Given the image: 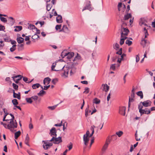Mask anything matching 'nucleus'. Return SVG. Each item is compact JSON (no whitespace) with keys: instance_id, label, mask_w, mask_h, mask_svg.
I'll use <instances>...</instances> for the list:
<instances>
[{"instance_id":"1","label":"nucleus","mask_w":155,"mask_h":155,"mask_svg":"<svg viewBox=\"0 0 155 155\" xmlns=\"http://www.w3.org/2000/svg\"><path fill=\"white\" fill-rule=\"evenodd\" d=\"M8 129L12 132L16 131V130H14V129L17 128V123L16 120L14 119L9 120H8Z\"/></svg>"},{"instance_id":"2","label":"nucleus","mask_w":155,"mask_h":155,"mask_svg":"<svg viewBox=\"0 0 155 155\" xmlns=\"http://www.w3.org/2000/svg\"><path fill=\"white\" fill-rule=\"evenodd\" d=\"M90 132L88 130H87L86 133V134L84 135L83 140L84 142V144L86 146L88 145V142L89 140V134Z\"/></svg>"},{"instance_id":"3","label":"nucleus","mask_w":155,"mask_h":155,"mask_svg":"<svg viewBox=\"0 0 155 155\" xmlns=\"http://www.w3.org/2000/svg\"><path fill=\"white\" fill-rule=\"evenodd\" d=\"M42 143H43V147L45 150L48 149L53 145V143H51L49 142L48 140H43Z\"/></svg>"},{"instance_id":"4","label":"nucleus","mask_w":155,"mask_h":155,"mask_svg":"<svg viewBox=\"0 0 155 155\" xmlns=\"http://www.w3.org/2000/svg\"><path fill=\"white\" fill-rule=\"evenodd\" d=\"M22 78V76L21 75H18L12 77L15 83L18 84L19 81L21 80Z\"/></svg>"},{"instance_id":"5","label":"nucleus","mask_w":155,"mask_h":155,"mask_svg":"<svg viewBox=\"0 0 155 155\" xmlns=\"http://www.w3.org/2000/svg\"><path fill=\"white\" fill-rule=\"evenodd\" d=\"M140 113L141 116L143 114H149L150 113V110H148V108H145V109H143L140 110Z\"/></svg>"},{"instance_id":"6","label":"nucleus","mask_w":155,"mask_h":155,"mask_svg":"<svg viewBox=\"0 0 155 155\" xmlns=\"http://www.w3.org/2000/svg\"><path fill=\"white\" fill-rule=\"evenodd\" d=\"M141 103L143 106L147 107L151 105V102L149 100H147L143 102H141Z\"/></svg>"},{"instance_id":"7","label":"nucleus","mask_w":155,"mask_h":155,"mask_svg":"<svg viewBox=\"0 0 155 155\" xmlns=\"http://www.w3.org/2000/svg\"><path fill=\"white\" fill-rule=\"evenodd\" d=\"M56 133L57 131L56 130L55 128L54 127H53L50 130V133L51 134V136L56 137Z\"/></svg>"},{"instance_id":"8","label":"nucleus","mask_w":155,"mask_h":155,"mask_svg":"<svg viewBox=\"0 0 155 155\" xmlns=\"http://www.w3.org/2000/svg\"><path fill=\"white\" fill-rule=\"evenodd\" d=\"M121 31V33L122 32L123 33V36H126V37L127 36L129 32V30L127 28H123L122 27V30Z\"/></svg>"},{"instance_id":"9","label":"nucleus","mask_w":155,"mask_h":155,"mask_svg":"<svg viewBox=\"0 0 155 155\" xmlns=\"http://www.w3.org/2000/svg\"><path fill=\"white\" fill-rule=\"evenodd\" d=\"M126 107H119V113L124 116L125 114Z\"/></svg>"},{"instance_id":"10","label":"nucleus","mask_w":155,"mask_h":155,"mask_svg":"<svg viewBox=\"0 0 155 155\" xmlns=\"http://www.w3.org/2000/svg\"><path fill=\"white\" fill-rule=\"evenodd\" d=\"M101 88L102 89L103 91L107 92L109 90V87L106 84H103L102 85Z\"/></svg>"},{"instance_id":"11","label":"nucleus","mask_w":155,"mask_h":155,"mask_svg":"<svg viewBox=\"0 0 155 155\" xmlns=\"http://www.w3.org/2000/svg\"><path fill=\"white\" fill-rule=\"evenodd\" d=\"M121 38L120 41V44L121 45H123L124 42V40L127 39V38L126 36H124L123 35V33L122 32L121 33Z\"/></svg>"},{"instance_id":"12","label":"nucleus","mask_w":155,"mask_h":155,"mask_svg":"<svg viewBox=\"0 0 155 155\" xmlns=\"http://www.w3.org/2000/svg\"><path fill=\"white\" fill-rule=\"evenodd\" d=\"M116 54L121 55V59H123L124 57L126 56V54L124 53L122 54V48H121L119 50L116 52Z\"/></svg>"},{"instance_id":"13","label":"nucleus","mask_w":155,"mask_h":155,"mask_svg":"<svg viewBox=\"0 0 155 155\" xmlns=\"http://www.w3.org/2000/svg\"><path fill=\"white\" fill-rule=\"evenodd\" d=\"M62 142L61 137H59L57 138L55 137V141L53 142V143L54 144H58Z\"/></svg>"},{"instance_id":"14","label":"nucleus","mask_w":155,"mask_h":155,"mask_svg":"<svg viewBox=\"0 0 155 155\" xmlns=\"http://www.w3.org/2000/svg\"><path fill=\"white\" fill-rule=\"evenodd\" d=\"M13 96L14 98H17L18 99H21L20 94V93H18V94L15 93V92L14 90H13Z\"/></svg>"},{"instance_id":"15","label":"nucleus","mask_w":155,"mask_h":155,"mask_svg":"<svg viewBox=\"0 0 155 155\" xmlns=\"http://www.w3.org/2000/svg\"><path fill=\"white\" fill-rule=\"evenodd\" d=\"M67 58L68 59H70L74 55V53L73 52H68L67 53Z\"/></svg>"},{"instance_id":"16","label":"nucleus","mask_w":155,"mask_h":155,"mask_svg":"<svg viewBox=\"0 0 155 155\" xmlns=\"http://www.w3.org/2000/svg\"><path fill=\"white\" fill-rule=\"evenodd\" d=\"M51 80V79L49 77L45 78L43 81L44 84H46V83H47V84H49Z\"/></svg>"},{"instance_id":"17","label":"nucleus","mask_w":155,"mask_h":155,"mask_svg":"<svg viewBox=\"0 0 155 155\" xmlns=\"http://www.w3.org/2000/svg\"><path fill=\"white\" fill-rule=\"evenodd\" d=\"M56 21L58 23H61L62 22V16L61 15H58L56 17Z\"/></svg>"},{"instance_id":"18","label":"nucleus","mask_w":155,"mask_h":155,"mask_svg":"<svg viewBox=\"0 0 155 155\" xmlns=\"http://www.w3.org/2000/svg\"><path fill=\"white\" fill-rule=\"evenodd\" d=\"M17 40L18 43L21 44L23 42L24 39L21 37H19L17 38Z\"/></svg>"},{"instance_id":"19","label":"nucleus","mask_w":155,"mask_h":155,"mask_svg":"<svg viewBox=\"0 0 155 155\" xmlns=\"http://www.w3.org/2000/svg\"><path fill=\"white\" fill-rule=\"evenodd\" d=\"M81 57L80 55L77 54V55L75 56L74 59L73 60L74 61H78L81 60Z\"/></svg>"},{"instance_id":"20","label":"nucleus","mask_w":155,"mask_h":155,"mask_svg":"<svg viewBox=\"0 0 155 155\" xmlns=\"http://www.w3.org/2000/svg\"><path fill=\"white\" fill-rule=\"evenodd\" d=\"M24 45L23 44H21L18 45V50L19 51H21L24 49Z\"/></svg>"},{"instance_id":"21","label":"nucleus","mask_w":155,"mask_h":155,"mask_svg":"<svg viewBox=\"0 0 155 155\" xmlns=\"http://www.w3.org/2000/svg\"><path fill=\"white\" fill-rule=\"evenodd\" d=\"M16 28L15 29L14 31H19L22 29V27L21 26H16L14 27Z\"/></svg>"},{"instance_id":"22","label":"nucleus","mask_w":155,"mask_h":155,"mask_svg":"<svg viewBox=\"0 0 155 155\" xmlns=\"http://www.w3.org/2000/svg\"><path fill=\"white\" fill-rule=\"evenodd\" d=\"M109 144V143H108L107 142H106L102 148V150L103 151H105L107 148Z\"/></svg>"},{"instance_id":"23","label":"nucleus","mask_w":155,"mask_h":155,"mask_svg":"<svg viewBox=\"0 0 155 155\" xmlns=\"http://www.w3.org/2000/svg\"><path fill=\"white\" fill-rule=\"evenodd\" d=\"M21 132L20 131H18L16 132H15V139H17L18 137H19V136L21 134Z\"/></svg>"},{"instance_id":"24","label":"nucleus","mask_w":155,"mask_h":155,"mask_svg":"<svg viewBox=\"0 0 155 155\" xmlns=\"http://www.w3.org/2000/svg\"><path fill=\"white\" fill-rule=\"evenodd\" d=\"M56 63H54L52 64V65L51 67V70L52 71H58V70L55 69L54 68L55 67H56Z\"/></svg>"},{"instance_id":"25","label":"nucleus","mask_w":155,"mask_h":155,"mask_svg":"<svg viewBox=\"0 0 155 155\" xmlns=\"http://www.w3.org/2000/svg\"><path fill=\"white\" fill-rule=\"evenodd\" d=\"M137 94L140 97L141 99H142L143 98V92L142 91H139L137 93Z\"/></svg>"},{"instance_id":"26","label":"nucleus","mask_w":155,"mask_h":155,"mask_svg":"<svg viewBox=\"0 0 155 155\" xmlns=\"http://www.w3.org/2000/svg\"><path fill=\"white\" fill-rule=\"evenodd\" d=\"M131 17V15L130 14H127V15H124V19L125 20H127L129 18H130Z\"/></svg>"},{"instance_id":"27","label":"nucleus","mask_w":155,"mask_h":155,"mask_svg":"<svg viewBox=\"0 0 155 155\" xmlns=\"http://www.w3.org/2000/svg\"><path fill=\"white\" fill-rule=\"evenodd\" d=\"M100 102V100L97 98H95L93 101V103L96 104H99Z\"/></svg>"},{"instance_id":"28","label":"nucleus","mask_w":155,"mask_h":155,"mask_svg":"<svg viewBox=\"0 0 155 155\" xmlns=\"http://www.w3.org/2000/svg\"><path fill=\"white\" fill-rule=\"evenodd\" d=\"M134 101V99L133 98H131L129 97V102H128V107H129L130 105V102H133Z\"/></svg>"},{"instance_id":"29","label":"nucleus","mask_w":155,"mask_h":155,"mask_svg":"<svg viewBox=\"0 0 155 155\" xmlns=\"http://www.w3.org/2000/svg\"><path fill=\"white\" fill-rule=\"evenodd\" d=\"M113 47L114 49H115L116 50H117L119 48V46L118 44L116 43L113 45Z\"/></svg>"},{"instance_id":"30","label":"nucleus","mask_w":155,"mask_h":155,"mask_svg":"<svg viewBox=\"0 0 155 155\" xmlns=\"http://www.w3.org/2000/svg\"><path fill=\"white\" fill-rule=\"evenodd\" d=\"M89 105H87V107L86 108L85 110V115L86 117H87L88 115L89 114Z\"/></svg>"},{"instance_id":"31","label":"nucleus","mask_w":155,"mask_h":155,"mask_svg":"<svg viewBox=\"0 0 155 155\" xmlns=\"http://www.w3.org/2000/svg\"><path fill=\"white\" fill-rule=\"evenodd\" d=\"M145 20L143 18H141L140 19L139 21V24L140 26H142L143 25L144 23L145 22Z\"/></svg>"},{"instance_id":"32","label":"nucleus","mask_w":155,"mask_h":155,"mask_svg":"<svg viewBox=\"0 0 155 155\" xmlns=\"http://www.w3.org/2000/svg\"><path fill=\"white\" fill-rule=\"evenodd\" d=\"M16 45H13L12 46V47L10 48V51L11 52H13L16 49Z\"/></svg>"},{"instance_id":"33","label":"nucleus","mask_w":155,"mask_h":155,"mask_svg":"<svg viewBox=\"0 0 155 155\" xmlns=\"http://www.w3.org/2000/svg\"><path fill=\"white\" fill-rule=\"evenodd\" d=\"M91 2L90 1L89 2V3L88 4V5H86V6L87 7V9L89 10V11H91L92 9V8L91 6Z\"/></svg>"},{"instance_id":"34","label":"nucleus","mask_w":155,"mask_h":155,"mask_svg":"<svg viewBox=\"0 0 155 155\" xmlns=\"http://www.w3.org/2000/svg\"><path fill=\"white\" fill-rule=\"evenodd\" d=\"M68 70L67 69L66 71H63V73L62 76L64 77H67L68 76Z\"/></svg>"},{"instance_id":"35","label":"nucleus","mask_w":155,"mask_h":155,"mask_svg":"<svg viewBox=\"0 0 155 155\" xmlns=\"http://www.w3.org/2000/svg\"><path fill=\"white\" fill-rule=\"evenodd\" d=\"M40 86V85L39 84H36L32 85V87L33 89H35L36 88H38Z\"/></svg>"},{"instance_id":"36","label":"nucleus","mask_w":155,"mask_h":155,"mask_svg":"<svg viewBox=\"0 0 155 155\" xmlns=\"http://www.w3.org/2000/svg\"><path fill=\"white\" fill-rule=\"evenodd\" d=\"M28 28L30 29H37V28L35 25L30 24L28 27Z\"/></svg>"},{"instance_id":"37","label":"nucleus","mask_w":155,"mask_h":155,"mask_svg":"<svg viewBox=\"0 0 155 155\" xmlns=\"http://www.w3.org/2000/svg\"><path fill=\"white\" fill-rule=\"evenodd\" d=\"M68 53L66 52L65 51H64L61 53V56L62 57V58H64V57L67 56V54Z\"/></svg>"},{"instance_id":"38","label":"nucleus","mask_w":155,"mask_h":155,"mask_svg":"<svg viewBox=\"0 0 155 155\" xmlns=\"http://www.w3.org/2000/svg\"><path fill=\"white\" fill-rule=\"evenodd\" d=\"M25 100L28 103L31 104L32 102V101L31 97L30 98H26Z\"/></svg>"},{"instance_id":"39","label":"nucleus","mask_w":155,"mask_h":155,"mask_svg":"<svg viewBox=\"0 0 155 155\" xmlns=\"http://www.w3.org/2000/svg\"><path fill=\"white\" fill-rule=\"evenodd\" d=\"M12 102L15 106H16L18 104L17 100L16 99H14L12 101Z\"/></svg>"},{"instance_id":"40","label":"nucleus","mask_w":155,"mask_h":155,"mask_svg":"<svg viewBox=\"0 0 155 155\" xmlns=\"http://www.w3.org/2000/svg\"><path fill=\"white\" fill-rule=\"evenodd\" d=\"M137 130L136 132V133L135 134V139L137 141H140V138H141L142 137H140L139 138H137Z\"/></svg>"},{"instance_id":"41","label":"nucleus","mask_w":155,"mask_h":155,"mask_svg":"<svg viewBox=\"0 0 155 155\" xmlns=\"http://www.w3.org/2000/svg\"><path fill=\"white\" fill-rule=\"evenodd\" d=\"M52 7L51 5L47 4L46 6V9L48 11H49L51 9Z\"/></svg>"},{"instance_id":"42","label":"nucleus","mask_w":155,"mask_h":155,"mask_svg":"<svg viewBox=\"0 0 155 155\" xmlns=\"http://www.w3.org/2000/svg\"><path fill=\"white\" fill-rule=\"evenodd\" d=\"M58 105V104H57L53 106H49L48 107V108L49 109L53 110H54L56 108Z\"/></svg>"},{"instance_id":"43","label":"nucleus","mask_w":155,"mask_h":155,"mask_svg":"<svg viewBox=\"0 0 155 155\" xmlns=\"http://www.w3.org/2000/svg\"><path fill=\"white\" fill-rule=\"evenodd\" d=\"M123 132L122 131H119L116 133V134L119 137H120L123 134Z\"/></svg>"},{"instance_id":"44","label":"nucleus","mask_w":155,"mask_h":155,"mask_svg":"<svg viewBox=\"0 0 155 155\" xmlns=\"http://www.w3.org/2000/svg\"><path fill=\"white\" fill-rule=\"evenodd\" d=\"M143 105L142 104V103H141V102H140V103L138 105V108L139 109V111L140 112V110H143L142 108L143 107Z\"/></svg>"},{"instance_id":"45","label":"nucleus","mask_w":155,"mask_h":155,"mask_svg":"<svg viewBox=\"0 0 155 155\" xmlns=\"http://www.w3.org/2000/svg\"><path fill=\"white\" fill-rule=\"evenodd\" d=\"M45 92V91H44L43 90H41L38 94V95L39 96H42L43 95Z\"/></svg>"},{"instance_id":"46","label":"nucleus","mask_w":155,"mask_h":155,"mask_svg":"<svg viewBox=\"0 0 155 155\" xmlns=\"http://www.w3.org/2000/svg\"><path fill=\"white\" fill-rule=\"evenodd\" d=\"M126 43L128 45V46H130L132 44V42L129 40L127 39L126 41Z\"/></svg>"},{"instance_id":"47","label":"nucleus","mask_w":155,"mask_h":155,"mask_svg":"<svg viewBox=\"0 0 155 155\" xmlns=\"http://www.w3.org/2000/svg\"><path fill=\"white\" fill-rule=\"evenodd\" d=\"M97 54L96 51H93V53L92 54V57L93 59H94L95 58V57H96Z\"/></svg>"},{"instance_id":"48","label":"nucleus","mask_w":155,"mask_h":155,"mask_svg":"<svg viewBox=\"0 0 155 155\" xmlns=\"http://www.w3.org/2000/svg\"><path fill=\"white\" fill-rule=\"evenodd\" d=\"M0 19L4 23L6 22L7 21L6 18L4 17H0Z\"/></svg>"},{"instance_id":"49","label":"nucleus","mask_w":155,"mask_h":155,"mask_svg":"<svg viewBox=\"0 0 155 155\" xmlns=\"http://www.w3.org/2000/svg\"><path fill=\"white\" fill-rule=\"evenodd\" d=\"M38 38L39 36L36 34H35L34 35H33L32 37V38L33 39H37Z\"/></svg>"},{"instance_id":"50","label":"nucleus","mask_w":155,"mask_h":155,"mask_svg":"<svg viewBox=\"0 0 155 155\" xmlns=\"http://www.w3.org/2000/svg\"><path fill=\"white\" fill-rule=\"evenodd\" d=\"M72 143L71 142H70L69 143V145L67 146V147L68 148V150H70L72 149Z\"/></svg>"},{"instance_id":"51","label":"nucleus","mask_w":155,"mask_h":155,"mask_svg":"<svg viewBox=\"0 0 155 155\" xmlns=\"http://www.w3.org/2000/svg\"><path fill=\"white\" fill-rule=\"evenodd\" d=\"M12 86L15 89V90H17L18 89V85L14 83H13Z\"/></svg>"},{"instance_id":"52","label":"nucleus","mask_w":155,"mask_h":155,"mask_svg":"<svg viewBox=\"0 0 155 155\" xmlns=\"http://www.w3.org/2000/svg\"><path fill=\"white\" fill-rule=\"evenodd\" d=\"M89 88L88 87H86L85 88V91H84L83 93L87 94L89 92Z\"/></svg>"},{"instance_id":"53","label":"nucleus","mask_w":155,"mask_h":155,"mask_svg":"<svg viewBox=\"0 0 155 155\" xmlns=\"http://www.w3.org/2000/svg\"><path fill=\"white\" fill-rule=\"evenodd\" d=\"M115 64H112L110 67V69H112L113 70H114L115 69Z\"/></svg>"},{"instance_id":"54","label":"nucleus","mask_w":155,"mask_h":155,"mask_svg":"<svg viewBox=\"0 0 155 155\" xmlns=\"http://www.w3.org/2000/svg\"><path fill=\"white\" fill-rule=\"evenodd\" d=\"M65 30H68V28L66 25H64L63 27V28L62 29L60 30V31H64Z\"/></svg>"},{"instance_id":"55","label":"nucleus","mask_w":155,"mask_h":155,"mask_svg":"<svg viewBox=\"0 0 155 155\" xmlns=\"http://www.w3.org/2000/svg\"><path fill=\"white\" fill-rule=\"evenodd\" d=\"M122 3L121 2H120L118 3V9L119 11H120V8L122 6Z\"/></svg>"},{"instance_id":"56","label":"nucleus","mask_w":155,"mask_h":155,"mask_svg":"<svg viewBox=\"0 0 155 155\" xmlns=\"http://www.w3.org/2000/svg\"><path fill=\"white\" fill-rule=\"evenodd\" d=\"M61 25H57L55 27V29L57 30H58L59 29H61Z\"/></svg>"},{"instance_id":"57","label":"nucleus","mask_w":155,"mask_h":155,"mask_svg":"<svg viewBox=\"0 0 155 155\" xmlns=\"http://www.w3.org/2000/svg\"><path fill=\"white\" fill-rule=\"evenodd\" d=\"M32 99H33L35 101L37 100L38 98V97L37 96H32L31 97Z\"/></svg>"},{"instance_id":"58","label":"nucleus","mask_w":155,"mask_h":155,"mask_svg":"<svg viewBox=\"0 0 155 155\" xmlns=\"http://www.w3.org/2000/svg\"><path fill=\"white\" fill-rule=\"evenodd\" d=\"M140 60L139 57V54H138L136 55V62H138Z\"/></svg>"},{"instance_id":"59","label":"nucleus","mask_w":155,"mask_h":155,"mask_svg":"<svg viewBox=\"0 0 155 155\" xmlns=\"http://www.w3.org/2000/svg\"><path fill=\"white\" fill-rule=\"evenodd\" d=\"M5 29V26L1 24H0V31H4Z\"/></svg>"},{"instance_id":"60","label":"nucleus","mask_w":155,"mask_h":155,"mask_svg":"<svg viewBox=\"0 0 155 155\" xmlns=\"http://www.w3.org/2000/svg\"><path fill=\"white\" fill-rule=\"evenodd\" d=\"M57 81L58 80L57 79H53L52 81V83L54 84L57 83Z\"/></svg>"},{"instance_id":"61","label":"nucleus","mask_w":155,"mask_h":155,"mask_svg":"<svg viewBox=\"0 0 155 155\" xmlns=\"http://www.w3.org/2000/svg\"><path fill=\"white\" fill-rule=\"evenodd\" d=\"M62 121H61V123L59 124H55L54 126L56 127H61L62 125Z\"/></svg>"},{"instance_id":"62","label":"nucleus","mask_w":155,"mask_h":155,"mask_svg":"<svg viewBox=\"0 0 155 155\" xmlns=\"http://www.w3.org/2000/svg\"><path fill=\"white\" fill-rule=\"evenodd\" d=\"M29 138L28 136V134H27V135L26 136V137L25 141L28 142L29 141Z\"/></svg>"},{"instance_id":"63","label":"nucleus","mask_w":155,"mask_h":155,"mask_svg":"<svg viewBox=\"0 0 155 155\" xmlns=\"http://www.w3.org/2000/svg\"><path fill=\"white\" fill-rule=\"evenodd\" d=\"M9 18L11 19L12 21V24H13L15 22V20L12 17H9Z\"/></svg>"},{"instance_id":"64","label":"nucleus","mask_w":155,"mask_h":155,"mask_svg":"<svg viewBox=\"0 0 155 155\" xmlns=\"http://www.w3.org/2000/svg\"><path fill=\"white\" fill-rule=\"evenodd\" d=\"M3 110L4 113H5V115H6V116H7L8 114L7 110L5 108H3Z\"/></svg>"}]
</instances>
